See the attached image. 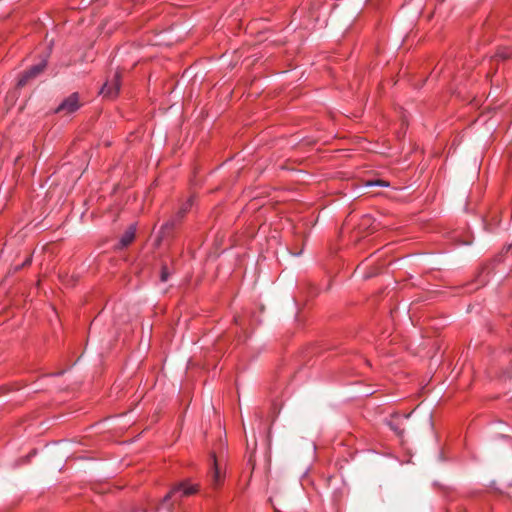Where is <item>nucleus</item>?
<instances>
[{"label":"nucleus","mask_w":512,"mask_h":512,"mask_svg":"<svg viewBox=\"0 0 512 512\" xmlns=\"http://www.w3.org/2000/svg\"><path fill=\"white\" fill-rule=\"evenodd\" d=\"M198 491L197 484H191L188 481H184L173 487L170 492L165 496L164 503L171 501V504H175L182 497H187L195 494Z\"/></svg>","instance_id":"f257e3e1"},{"label":"nucleus","mask_w":512,"mask_h":512,"mask_svg":"<svg viewBox=\"0 0 512 512\" xmlns=\"http://www.w3.org/2000/svg\"><path fill=\"white\" fill-rule=\"evenodd\" d=\"M121 74L116 71L113 76L108 79L101 88L100 93L107 98H115L120 90Z\"/></svg>","instance_id":"f03ea898"},{"label":"nucleus","mask_w":512,"mask_h":512,"mask_svg":"<svg viewBox=\"0 0 512 512\" xmlns=\"http://www.w3.org/2000/svg\"><path fill=\"white\" fill-rule=\"evenodd\" d=\"M46 60H41L38 64L32 66L30 69L25 71L18 79L17 86L23 87L26 84H28L32 79H35L37 76H39L44 69L46 68Z\"/></svg>","instance_id":"7ed1b4c3"},{"label":"nucleus","mask_w":512,"mask_h":512,"mask_svg":"<svg viewBox=\"0 0 512 512\" xmlns=\"http://www.w3.org/2000/svg\"><path fill=\"white\" fill-rule=\"evenodd\" d=\"M80 108L79 96L77 93H72L66 99L62 101V103L55 110L56 113L62 115H69L74 113Z\"/></svg>","instance_id":"20e7f679"},{"label":"nucleus","mask_w":512,"mask_h":512,"mask_svg":"<svg viewBox=\"0 0 512 512\" xmlns=\"http://www.w3.org/2000/svg\"><path fill=\"white\" fill-rule=\"evenodd\" d=\"M212 458V469L209 473V477L211 479L212 485L217 488L220 486L225 479V472L220 468L216 457L214 454L211 455Z\"/></svg>","instance_id":"39448f33"},{"label":"nucleus","mask_w":512,"mask_h":512,"mask_svg":"<svg viewBox=\"0 0 512 512\" xmlns=\"http://www.w3.org/2000/svg\"><path fill=\"white\" fill-rule=\"evenodd\" d=\"M136 227L135 225H130L129 228L124 232L122 237L119 240V248H125L130 245L135 239Z\"/></svg>","instance_id":"423d86ee"},{"label":"nucleus","mask_w":512,"mask_h":512,"mask_svg":"<svg viewBox=\"0 0 512 512\" xmlns=\"http://www.w3.org/2000/svg\"><path fill=\"white\" fill-rule=\"evenodd\" d=\"M368 185L369 186H373V185H379V186H388L387 183H385L384 181H375V182H368Z\"/></svg>","instance_id":"0eeeda50"},{"label":"nucleus","mask_w":512,"mask_h":512,"mask_svg":"<svg viewBox=\"0 0 512 512\" xmlns=\"http://www.w3.org/2000/svg\"><path fill=\"white\" fill-rule=\"evenodd\" d=\"M167 279H168V274H167V272L165 270H163L162 274H161V280L163 282H165V281H167Z\"/></svg>","instance_id":"6e6552de"},{"label":"nucleus","mask_w":512,"mask_h":512,"mask_svg":"<svg viewBox=\"0 0 512 512\" xmlns=\"http://www.w3.org/2000/svg\"><path fill=\"white\" fill-rule=\"evenodd\" d=\"M191 205H192V199L190 198V199H188V203L183 210L186 211Z\"/></svg>","instance_id":"1a4fd4ad"}]
</instances>
